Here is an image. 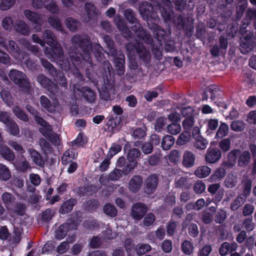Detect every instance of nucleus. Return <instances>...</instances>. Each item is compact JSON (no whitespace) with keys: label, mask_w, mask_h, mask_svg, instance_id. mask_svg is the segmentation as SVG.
I'll return each mask as SVG.
<instances>
[{"label":"nucleus","mask_w":256,"mask_h":256,"mask_svg":"<svg viewBox=\"0 0 256 256\" xmlns=\"http://www.w3.org/2000/svg\"><path fill=\"white\" fill-rule=\"evenodd\" d=\"M72 42L74 47H79L82 54H79L76 50H72L69 53L71 61L75 66L82 67L83 65L89 64L92 66L91 53L93 52L98 60H102V47L98 44H90V40L86 35L76 34L72 38Z\"/></svg>","instance_id":"f257e3e1"},{"label":"nucleus","mask_w":256,"mask_h":256,"mask_svg":"<svg viewBox=\"0 0 256 256\" xmlns=\"http://www.w3.org/2000/svg\"><path fill=\"white\" fill-rule=\"evenodd\" d=\"M43 38L52 48L46 47L45 54L51 61L56 62L64 71L70 70V63L64 58V52L62 46L57 42L54 33L50 30H46L43 33Z\"/></svg>","instance_id":"f03ea898"},{"label":"nucleus","mask_w":256,"mask_h":256,"mask_svg":"<svg viewBox=\"0 0 256 256\" xmlns=\"http://www.w3.org/2000/svg\"><path fill=\"white\" fill-rule=\"evenodd\" d=\"M151 42L148 44H151L152 42V38H151ZM142 41L146 42L143 40L142 37L138 38L136 37L135 42L132 44L129 42L126 44V48L130 54H132L134 50H136L140 58L146 63H148L150 60V54L148 50H147L142 44Z\"/></svg>","instance_id":"7ed1b4c3"},{"label":"nucleus","mask_w":256,"mask_h":256,"mask_svg":"<svg viewBox=\"0 0 256 256\" xmlns=\"http://www.w3.org/2000/svg\"><path fill=\"white\" fill-rule=\"evenodd\" d=\"M124 14L130 23L134 24V26L132 27V30L134 32V36L138 38L142 37L146 42H150L152 40L150 36L143 28L140 27L132 10L130 8L126 9L124 10Z\"/></svg>","instance_id":"20e7f679"},{"label":"nucleus","mask_w":256,"mask_h":256,"mask_svg":"<svg viewBox=\"0 0 256 256\" xmlns=\"http://www.w3.org/2000/svg\"><path fill=\"white\" fill-rule=\"evenodd\" d=\"M34 119L41 126L40 130L44 136L54 144L58 145L60 144L58 136L52 132L51 126L40 117L38 114L34 118Z\"/></svg>","instance_id":"39448f33"},{"label":"nucleus","mask_w":256,"mask_h":256,"mask_svg":"<svg viewBox=\"0 0 256 256\" xmlns=\"http://www.w3.org/2000/svg\"><path fill=\"white\" fill-rule=\"evenodd\" d=\"M239 155L238 164V165L242 167H245L247 166L250 162L251 156L250 152L248 150H244L240 152L238 150H232L228 154V158L229 160L228 165L231 166H233L236 161V156Z\"/></svg>","instance_id":"423d86ee"},{"label":"nucleus","mask_w":256,"mask_h":256,"mask_svg":"<svg viewBox=\"0 0 256 256\" xmlns=\"http://www.w3.org/2000/svg\"><path fill=\"white\" fill-rule=\"evenodd\" d=\"M10 80L22 90L28 91L30 87V83L26 75L22 72L15 70H11L8 73Z\"/></svg>","instance_id":"0eeeda50"},{"label":"nucleus","mask_w":256,"mask_h":256,"mask_svg":"<svg viewBox=\"0 0 256 256\" xmlns=\"http://www.w3.org/2000/svg\"><path fill=\"white\" fill-rule=\"evenodd\" d=\"M139 12L144 19L146 20L148 26L154 21V22L158 21L156 14L153 11L152 5L148 2H143L140 4Z\"/></svg>","instance_id":"6e6552de"},{"label":"nucleus","mask_w":256,"mask_h":256,"mask_svg":"<svg viewBox=\"0 0 256 256\" xmlns=\"http://www.w3.org/2000/svg\"><path fill=\"white\" fill-rule=\"evenodd\" d=\"M255 45L253 33L251 32H246L241 40V52L244 54L248 53L253 50Z\"/></svg>","instance_id":"1a4fd4ad"},{"label":"nucleus","mask_w":256,"mask_h":256,"mask_svg":"<svg viewBox=\"0 0 256 256\" xmlns=\"http://www.w3.org/2000/svg\"><path fill=\"white\" fill-rule=\"evenodd\" d=\"M41 62L43 66L47 70L50 74L53 76H56L55 80H56L60 78V84L64 87H66L67 86L66 82V78L64 76L63 74H58L56 68L54 66L46 60L41 59Z\"/></svg>","instance_id":"9d476101"},{"label":"nucleus","mask_w":256,"mask_h":256,"mask_svg":"<svg viewBox=\"0 0 256 256\" xmlns=\"http://www.w3.org/2000/svg\"><path fill=\"white\" fill-rule=\"evenodd\" d=\"M24 14L28 20L38 25L34 28L36 32L42 30L41 26L43 24V20L40 14L30 10H25Z\"/></svg>","instance_id":"9b49d317"},{"label":"nucleus","mask_w":256,"mask_h":256,"mask_svg":"<svg viewBox=\"0 0 256 256\" xmlns=\"http://www.w3.org/2000/svg\"><path fill=\"white\" fill-rule=\"evenodd\" d=\"M136 168V163L127 164L122 170L114 169L109 175V178L112 180H117L120 178L122 174H128Z\"/></svg>","instance_id":"f8f14e48"},{"label":"nucleus","mask_w":256,"mask_h":256,"mask_svg":"<svg viewBox=\"0 0 256 256\" xmlns=\"http://www.w3.org/2000/svg\"><path fill=\"white\" fill-rule=\"evenodd\" d=\"M38 82L50 92L55 94L58 92V86L43 74L39 75L37 78Z\"/></svg>","instance_id":"ddd939ff"},{"label":"nucleus","mask_w":256,"mask_h":256,"mask_svg":"<svg viewBox=\"0 0 256 256\" xmlns=\"http://www.w3.org/2000/svg\"><path fill=\"white\" fill-rule=\"evenodd\" d=\"M221 152L217 148H209L205 155V160L209 164H214L220 160L221 158Z\"/></svg>","instance_id":"4468645a"},{"label":"nucleus","mask_w":256,"mask_h":256,"mask_svg":"<svg viewBox=\"0 0 256 256\" xmlns=\"http://www.w3.org/2000/svg\"><path fill=\"white\" fill-rule=\"evenodd\" d=\"M147 212L146 207L142 203L134 204L132 208V216L136 220H140Z\"/></svg>","instance_id":"2eb2a0df"},{"label":"nucleus","mask_w":256,"mask_h":256,"mask_svg":"<svg viewBox=\"0 0 256 256\" xmlns=\"http://www.w3.org/2000/svg\"><path fill=\"white\" fill-rule=\"evenodd\" d=\"M7 50L12 52L14 58L18 61H22L24 59V52H21L15 42L12 40H8Z\"/></svg>","instance_id":"dca6fc26"},{"label":"nucleus","mask_w":256,"mask_h":256,"mask_svg":"<svg viewBox=\"0 0 256 256\" xmlns=\"http://www.w3.org/2000/svg\"><path fill=\"white\" fill-rule=\"evenodd\" d=\"M165 8L162 6L160 8L162 16L166 22H167L171 19L173 16V12L171 10V2L170 0H162Z\"/></svg>","instance_id":"f3484780"},{"label":"nucleus","mask_w":256,"mask_h":256,"mask_svg":"<svg viewBox=\"0 0 256 256\" xmlns=\"http://www.w3.org/2000/svg\"><path fill=\"white\" fill-rule=\"evenodd\" d=\"M79 93H81L88 102L92 103L94 102L96 93L90 88L86 86L82 88H78L76 94H79Z\"/></svg>","instance_id":"a211bd4d"},{"label":"nucleus","mask_w":256,"mask_h":256,"mask_svg":"<svg viewBox=\"0 0 256 256\" xmlns=\"http://www.w3.org/2000/svg\"><path fill=\"white\" fill-rule=\"evenodd\" d=\"M158 184V178L156 174L150 176L146 181V191L148 194L153 192L156 188Z\"/></svg>","instance_id":"6ab92c4d"},{"label":"nucleus","mask_w":256,"mask_h":256,"mask_svg":"<svg viewBox=\"0 0 256 256\" xmlns=\"http://www.w3.org/2000/svg\"><path fill=\"white\" fill-rule=\"evenodd\" d=\"M142 184V180L141 176H134L129 182V190L132 192H136L140 188Z\"/></svg>","instance_id":"aec40b11"},{"label":"nucleus","mask_w":256,"mask_h":256,"mask_svg":"<svg viewBox=\"0 0 256 256\" xmlns=\"http://www.w3.org/2000/svg\"><path fill=\"white\" fill-rule=\"evenodd\" d=\"M85 10L88 19L86 20L88 22L91 19L94 18L98 14V10L96 6L92 3L87 2L84 5Z\"/></svg>","instance_id":"412c9836"},{"label":"nucleus","mask_w":256,"mask_h":256,"mask_svg":"<svg viewBox=\"0 0 256 256\" xmlns=\"http://www.w3.org/2000/svg\"><path fill=\"white\" fill-rule=\"evenodd\" d=\"M114 22L118 28L124 33L125 37H130L131 36L132 32L126 28L124 20L121 18L120 16H116L114 18Z\"/></svg>","instance_id":"4be33fe9"},{"label":"nucleus","mask_w":256,"mask_h":256,"mask_svg":"<svg viewBox=\"0 0 256 256\" xmlns=\"http://www.w3.org/2000/svg\"><path fill=\"white\" fill-rule=\"evenodd\" d=\"M195 155L190 151H186L184 152L182 159V164L186 168H190L194 164Z\"/></svg>","instance_id":"5701e85b"},{"label":"nucleus","mask_w":256,"mask_h":256,"mask_svg":"<svg viewBox=\"0 0 256 256\" xmlns=\"http://www.w3.org/2000/svg\"><path fill=\"white\" fill-rule=\"evenodd\" d=\"M72 74L74 76V79L71 80V83L73 84L74 92L75 94L76 93L78 88H80L79 84L83 81V76L78 70L76 68L72 72Z\"/></svg>","instance_id":"b1692460"},{"label":"nucleus","mask_w":256,"mask_h":256,"mask_svg":"<svg viewBox=\"0 0 256 256\" xmlns=\"http://www.w3.org/2000/svg\"><path fill=\"white\" fill-rule=\"evenodd\" d=\"M158 21L154 22V21L152 22L153 23V25L151 26V24H150V26H148L150 29L153 30L154 36L158 40L161 41L162 39L166 34V32L162 30L158 26Z\"/></svg>","instance_id":"393cba45"},{"label":"nucleus","mask_w":256,"mask_h":256,"mask_svg":"<svg viewBox=\"0 0 256 256\" xmlns=\"http://www.w3.org/2000/svg\"><path fill=\"white\" fill-rule=\"evenodd\" d=\"M2 202L8 211H12L10 206H12L15 202V198L10 193L6 192L2 196Z\"/></svg>","instance_id":"a878e982"},{"label":"nucleus","mask_w":256,"mask_h":256,"mask_svg":"<svg viewBox=\"0 0 256 256\" xmlns=\"http://www.w3.org/2000/svg\"><path fill=\"white\" fill-rule=\"evenodd\" d=\"M76 200L74 198H70L64 202L60 209V213L65 214L70 212L74 206L76 204Z\"/></svg>","instance_id":"bb28decb"},{"label":"nucleus","mask_w":256,"mask_h":256,"mask_svg":"<svg viewBox=\"0 0 256 256\" xmlns=\"http://www.w3.org/2000/svg\"><path fill=\"white\" fill-rule=\"evenodd\" d=\"M247 194H242L238 196L231 204L230 208L232 210H236L246 200Z\"/></svg>","instance_id":"cd10ccee"},{"label":"nucleus","mask_w":256,"mask_h":256,"mask_svg":"<svg viewBox=\"0 0 256 256\" xmlns=\"http://www.w3.org/2000/svg\"><path fill=\"white\" fill-rule=\"evenodd\" d=\"M76 154L73 149L68 150L64 154L62 158L63 164H66L72 162L76 156Z\"/></svg>","instance_id":"c85d7f7f"},{"label":"nucleus","mask_w":256,"mask_h":256,"mask_svg":"<svg viewBox=\"0 0 256 256\" xmlns=\"http://www.w3.org/2000/svg\"><path fill=\"white\" fill-rule=\"evenodd\" d=\"M40 104L42 108L48 112H52L55 110V105L52 104L50 100L44 96H40Z\"/></svg>","instance_id":"c756f323"},{"label":"nucleus","mask_w":256,"mask_h":256,"mask_svg":"<svg viewBox=\"0 0 256 256\" xmlns=\"http://www.w3.org/2000/svg\"><path fill=\"white\" fill-rule=\"evenodd\" d=\"M16 32L22 34L28 35L30 33V30L27 24L22 20H20L16 24L15 27Z\"/></svg>","instance_id":"7c9ffc66"},{"label":"nucleus","mask_w":256,"mask_h":256,"mask_svg":"<svg viewBox=\"0 0 256 256\" xmlns=\"http://www.w3.org/2000/svg\"><path fill=\"white\" fill-rule=\"evenodd\" d=\"M28 152L32 161L38 166H42L44 161L40 154L35 150L29 149Z\"/></svg>","instance_id":"2f4dec72"},{"label":"nucleus","mask_w":256,"mask_h":256,"mask_svg":"<svg viewBox=\"0 0 256 256\" xmlns=\"http://www.w3.org/2000/svg\"><path fill=\"white\" fill-rule=\"evenodd\" d=\"M194 122L195 120L193 116H186L182 123L183 128L185 131L190 133L192 128L194 126Z\"/></svg>","instance_id":"473e14b6"},{"label":"nucleus","mask_w":256,"mask_h":256,"mask_svg":"<svg viewBox=\"0 0 256 256\" xmlns=\"http://www.w3.org/2000/svg\"><path fill=\"white\" fill-rule=\"evenodd\" d=\"M210 172L211 170L208 166H202L197 168L194 172V174L200 178H204L207 177Z\"/></svg>","instance_id":"72a5a7b5"},{"label":"nucleus","mask_w":256,"mask_h":256,"mask_svg":"<svg viewBox=\"0 0 256 256\" xmlns=\"http://www.w3.org/2000/svg\"><path fill=\"white\" fill-rule=\"evenodd\" d=\"M140 152L136 148H134L130 150L127 154V158L128 161V164L136 163V167L137 166V162L136 160L140 156Z\"/></svg>","instance_id":"f704fd0d"},{"label":"nucleus","mask_w":256,"mask_h":256,"mask_svg":"<svg viewBox=\"0 0 256 256\" xmlns=\"http://www.w3.org/2000/svg\"><path fill=\"white\" fill-rule=\"evenodd\" d=\"M0 96L4 102L8 106L13 105L14 100L10 92L6 90H2L0 92Z\"/></svg>","instance_id":"c9c22d12"},{"label":"nucleus","mask_w":256,"mask_h":256,"mask_svg":"<svg viewBox=\"0 0 256 256\" xmlns=\"http://www.w3.org/2000/svg\"><path fill=\"white\" fill-rule=\"evenodd\" d=\"M174 143V138L170 135L164 136L162 141V148L164 150H168L170 148V147Z\"/></svg>","instance_id":"e433bc0d"},{"label":"nucleus","mask_w":256,"mask_h":256,"mask_svg":"<svg viewBox=\"0 0 256 256\" xmlns=\"http://www.w3.org/2000/svg\"><path fill=\"white\" fill-rule=\"evenodd\" d=\"M65 24L66 27L72 32L76 31L80 25L78 20L72 18H66Z\"/></svg>","instance_id":"4c0bfd02"},{"label":"nucleus","mask_w":256,"mask_h":256,"mask_svg":"<svg viewBox=\"0 0 256 256\" xmlns=\"http://www.w3.org/2000/svg\"><path fill=\"white\" fill-rule=\"evenodd\" d=\"M68 224H63L56 230L55 236L56 239L61 240L66 236L68 230Z\"/></svg>","instance_id":"58836bf2"},{"label":"nucleus","mask_w":256,"mask_h":256,"mask_svg":"<svg viewBox=\"0 0 256 256\" xmlns=\"http://www.w3.org/2000/svg\"><path fill=\"white\" fill-rule=\"evenodd\" d=\"M0 154L4 159L8 160H12L14 158V154L9 148L6 146H4L0 148Z\"/></svg>","instance_id":"ea45409f"},{"label":"nucleus","mask_w":256,"mask_h":256,"mask_svg":"<svg viewBox=\"0 0 256 256\" xmlns=\"http://www.w3.org/2000/svg\"><path fill=\"white\" fill-rule=\"evenodd\" d=\"M2 27L6 30L10 31L14 27L13 18L10 16H6L2 22Z\"/></svg>","instance_id":"a19ab883"},{"label":"nucleus","mask_w":256,"mask_h":256,"mask_svg":"<svg viewBox=\"0 0 256 256\" xmlns=\"http://www.w3.org/2000/svg\"><path fill=\"white\" fill-rule=\"evenodd\" d=\"M194 246L193 244L188 240H184L182 244V250L183 252L187 255H190L193 253Z\"/></svg>","instance_id":"79ce46f5"},{"label":"nucleus","mask_w":256,"mask_h":256,"mask_svg":"<svg viewBox=\"0 0 256 256\" xmlns=\"http://www.w3.org/2000/svg\"><path fill=\"white\" fill-rule=\"evenodd\" d=\"M229 127L226 123H222L216 135V138H222L226 136L228 132Z\"/></svg>","instance_id":"37998d69"},{"label":"nucleus","mask_w":256,"mask_h":256,"mask_svg":"<svg viewBox=\"0 0 256 256\" xmlns=\"http://www.w3.org/2000/svg\"><path fill=\"white\" fill-rule=\"evenodd\" d=\"M6 126L8 128V132H9L11 134L14 136H18L20 134L18 126L14 120L12 121L8 124Z\"/></svg>","instance_id":"c03bdc74"},{"label":"nucleus","mask_w":256,"mask_h":256,"mask_svg":"<svg viewBox=\"0 0 256 256\" xmlns=\"http://www.w3.org/2000/svg\"><path fill=\"white\" fill-rule=\"evenodd\" d=\"M10 176V172L8 168L4 165L0 164V180H7Z\"/></svg>","instance_id":"a18cd8bd"},{"label":"nucleus","mask_w":256,"mask_h":256,"mask_svg":"<svg viewBox=\"0 0 256 256\" xmlns=\"http://www.w3.org/2000/svg\"><path fill=\"white\" fill-rule=\"evenodd\" d=\"M114 62L116 64V66L119 70L118 74H122L124 73V55H120L118 58H116L114 60Z\"/></svg>","instance_id":"49530a36"},{"label":"nucleus","mask_w":256,"mask_h":256,"mask_svg":"<svg viewBox=\"0 0 256 256\" xmlns=\"http://www.w3.org/2000/svg\"><path fill=\"white\" fill-rule=\"evenodd\" d=\"M167 132L172 134H176L181 130L180 125L177 122H173L166 126Z\"/></svg>","instance_id":"de8ad7c7"},{"label":"nucleus","mask_w":256,"mask_h":256,"mask_svg":"<svg viewBox=\"0 0 256 256\" xmlns=\"http://www.w3.org/2000/svg\"><path fill=\"white\" fill-rule=\"evenodd\" d=\"M190 133L184 131L181 134L177 140V144L182 146L186 144L190 140Z\"/></svg>","instance_id":"09e8293b"},{"label":"nucleus","mask_w":256,"mask_h":256,"mask_svg":"<svg viewBox=\"0 0 256 256\" xmlns=\"http://www.w3.org/2000/svg\"><path fill=\"white\" fill-rule=\"evenodd\" d=\"M121 150L122 146L120 144L114 143L109 149L107 156L111 158L118 154Z\"/></svg>","instance_id":"8fccbe9b"},{"label":"nucleus","mask_w":256,"mask_h":256,"mask_svg":"<svg viewBox=\"0 0 256 256\" xmlns=\"http://www.w3.org/2000/svg\"><path fill=\"white\" fill-rule=\"evenodd\" d=\"M104 212L108 216L114 217L117 214V210L116 208L112 205L110 204H106L104 207Z\"/></svg>","instance_id":"3c124183"},{"label":"nucleus","mask_w":256,"mask_h":256,"mask_svg":"<svg viewBox=\"0 0 256 256\" xmlns=\"http://www.w3.org/2000/svg\"><path fill=\"white\" fill-rule=\"evenodd\" d=\"M48 22L50 24L57 30L62 31V28L60 20L57 17L52 16L48 18Z\"/></svg>","instance_id":"603ef678"},{"label":"nucleus","mask_w":256,"mask_h":256,"mask_svg":"<svg viewBox=\"0 0 256 256\" xmlns=\"http://www.w3.org/2000/svg\"><path fill=\"white\" fill-rule=\"evenodd\" d=\"M245 128V124L242 120H234L232 122L231 128L236 132H240Z\"/></svg>","instance_id":"864d4df0"},{"label":"nucleus","mask_w":256,"mask_h":256,"mask_svg":"<svg viewBox=\"0 0 256 256\" xmlns=\"http://www.w3.org/2000/svg\"><path fill=\"white\" fill-rule=\"evenodd\" d=\"M161 89L159 88H156L154 90H149L146 92L144 94V98L148 102H150L153 98H156L158 94L160 92Z\"/></svg>","instance_id":"5fc2aeb1"},{"label":"nucleus","mask_w":256,"mask_h":256,"mask_svg":"<svg viewBox=\"0 0 256 256\" xmlns=\"http://www.w3.org/2000/svg\"><path fill=\"white\" fill-rule=\"evenodd\" d=\"M12 110L14 114L20 120L24 122L28 120V117L19 106H15L13 108Z\"/></svg>","instance_id":"6e6d98bb"},{"label":"nucleus","mask_w":256,"mask_h":256,"mask_svg":"<svg viewBox=\"0 0 256 256\" xmlns=\"http://www.w3.org/2000/svg\"><path fill=\"white\" fill-rule=\"evenodd\" d=\"M16 166L18 170L22 172H26L30 168L29 163L25 159L18 161Z\"/></svg>","instance_id":"4d7b16f0"},{"label":"nucleus","mask_w":256,"mask_h":256,"mask_svg":"<svg viewBox=\"0 0 256 256\" xmlns=\"http://www.w3.org/2000/svg\"><path fill=\"white\" fill-rule=\"evenodd\" d=\"M195 139L196 142L194 144V146L196 148L204 150L206 148L208 144V142L206 140L204 139L202 136H198Z\"/></svg>","instance_id":"13d9d810"},{"label":"nucleus","mask_w":256,"mask_h":256,"mask_svg":"<svg viewBox=\"0 0 256 256\" xmlns=\"http://www.w3.org/2000/svg\"><path fill=\"white\" fill-rule=\"evenodd\" d=\"M152 249L148 244H138L136 247V251L138 254L140 256L150 251Z\"/></svg>","instance_id":"bf43d9fd"},{"label":"nucleus","mask_w":256,"mask_h":256,"mask_svg":"<svg viewBox=\"0 0 256 256\" xmlns=\"http://www.w3.org/2000/svg\"><path fill=\"white\" fill-rule=\"evenodd\" d=\"M225 185L228 188H233L237 183L236 177L233 174H229L226 178Z\"/></svg>","instance_id":"052dcab7"},{"label":"nucleus","mask_w":256,"mask_h":256,"mask_svg":"<svg viewBox=\"0 0 256 256\" xmlns=\"http://www.w3.org/2000/svg\"><path fill=\"white\" fill-rule=\"evenodd\" d=\"M116 234L115 232H112L109 226H108L106 230L102 233V237L104 240L114 239L116 238Z\"/></svg>","instance_id":"680f3d73"},{"label":"nucleus","mask_w":256,"mask_h":256,"mask_svg":"<svg viewBox=\"0 0 256 256\" xmlns=\"http://www.w3.org/2000/svg\"><path fill=\"white\" fill-rule=\"evenodd\" d=\"M226 174V171L222 168L218 169L214 174L210 176L212 180H218L223 178Z\"/></svg>","instance_id":"e2e57ef3"},{"label":"nucleus","mask_w":256,"mask_h":256,"mask_svg":"<svg viewBox=\"0 0 256 256\" xmlns=\"http://www.w3.org/2000/svg\"><path fill=\"white\" fill-rule=\"evenodd\" d=\"M208 130H216L218 126V122L217 119H210L206 120L205 121Z\"/></svg>","instance_id":"0e129e2a"},{"label":"nucleus","mask_w":256,"mask_h":256,"mask_svg":"<svg viewBox=\"0 0 256 256\" xmlns=\"http://www.w3.org/2000/svg\"><path fill=\"white\" fill-rule=\"evenodd\" d=\"M172 248V242L170 240H166L162 244V249L165 253H170Z\"/></svg>","instance_id":"69168bd1"},{"label":"nucleus","mask_w":256,"mask_h":256,"mask_svg":"<svg viewBox=\"0 0 256 256\" xmlns=\"http://www.w3.org/2000/svg\"><path fill=\"white\" fill-rule=\"evenodd\" d=\"M12 120L10 118V114L8 112H0V122L4 123L6 126Z\"/></svg>","instance_id":"338daca9"},{"label":"nucleus","mask_w":256,"mask_h":256,"mask_svg":"<svg viewBox=\"0 0 256 256\" xmlns=\"http://www.w3.org/2000/svg\"><path fill=\"white\" fill-rule=\"evenodd\" d=\"M194 192L197 194H202L206 190L205 184L202 181H197L194 186Z\"/></svg>","instance_id":"774afa93"}]
</instances>
